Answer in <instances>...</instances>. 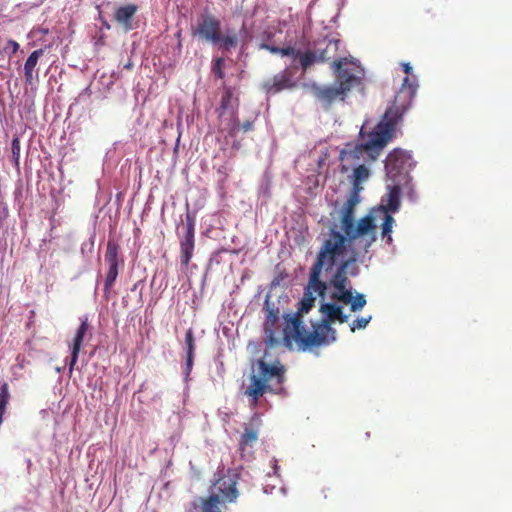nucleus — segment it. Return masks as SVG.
<instances>
[{
    "instance_id": "9b49d317",
    "label": "nucleus",
    "mask_w": 512,
    "mask_h": 512,
    "mask_svg": "<svg viewBox=\"0 0 512 512\" xmlns=\"http://www.w3.org/2000/svg\"><path fill=\"white\" fill-rule=\"evenodd\" d=\"M401 184V180L393 181V184L388 186L386 203H382L378 207L371 209V212L375 216V221L378 219V214H391L399 210ZM382 202H384V199H382Z\"/></svg>"
},
{
    "instance_id": "0eeeda50",
    "label": "nucleus",
    "mask_w": 512,
    "mask_h": 512,
    "mask_svg": "<svg viewBox=\"0 0 512 512\" xmlns=\"http://www.w3.org/2000/svg\"><path fill=\"white\" fill-rule=\"evenodd\" d=\"M411 160L412 157L409 153L401 149H394L388 154L386 159L385 169L387 176L392 181L401 180V182H407Z\"/></svg>"
},
{
    "instance_id": "9d476101",
    "label": "nucleus",
    "mask_w": 512,
    "mask_h": 512,
    "mask_svg": "<svg viewBox=\"0 0 512 512\" xmlns=\"http://www.w3.org/2000/svg\"><path fill=\"white\" fill-rule=\"evenodd\" d=\"M195 248V216L189 211L185 215V235L180 240L181 264L187 266Z\"/></svg>"
},
{
    "instance_id": "e433bc0d",
    "label": "nucleus",
    "mask_w": 512,
    "mask_h": 512,
    "mask_svg": "<svg viewBox=\"0 0 512 512\" xmlns=\"http://www.w3.org/2000/svg\"><path fill=\"white\" fill-rule=\"evenodd\" d=\"M11 150H12V157L15 161V164L19 165V158H20V140L18 137L13 138L12 144H11Z\"/></svg>"
},
{
    "instance_id": "c03bdc74",
    "label": "nucleus",
    "mask_w": 512,
    "mask_h": 512,
    "mask_svg": "<svg viewBox=\"0 0 512 512\" xmlns=\"http://www.w3.org/2000/svg\"><path fill=\"white\" fill-rule=\"evenodd\" d=\"M176 37H177L178 39H180V38H181V31H178V32L176 33ZM178 47H179V48L181 47V40H179V42H178Z\"/></svg>"
},
{
    "instance_id": "b1692460",
    "label": "nucleus",
    "mask_w": 512,
    "mask_h": 512,
    "mask_svg": "<svg viewBox=\"0 0 512 512\" xmlns=\"http://www.w3.org/2000/svg\"><path fill=\"white\" fill-rule=\"evenodd\" d=\"M199 504L193 503L194 508H201V512H221L220 510V499L218 494H210L207 498H199Z\"/></svg>"
},
{
    "instance_id": "c756f323",
    "label": "nucleus",
    "mask_w": 512,
    "mask_h": 512,
    "mask_svg": "<svg viewBox=\"0 0 512 512\" xmlns=\"http://www.w3.org/2000/svg\"><path fill=\"white\" fill-rule=\"evenodd\" d=\"M402 67H403V71L405 72L406 74V77L403 79V82H402V85H401V88L398 90V92L396 93L395 97L398 95V93L405 87H409L411 88V86H413V96L411 97V102L410 104L412 103V100L413 98L415 97L416 95V91H417V88H418V84H417V81L415 79V77H412L410 78L409 77V74L411 73V70H412V67L410 66L409 63H403L402 64Z\"/></svg>"
},
{
    "instance_id": "4468645a",
    "label": "nucleus",
    "mask_w": 512,
    "mask_h": 512,
    "mask_svg": "<svg viewBox=\"0 0 512 512\" xmlns=\"http://www.w3.org/2000/svg\"><path fill=\"white\" fill-rule=\"evenodd\" d=\"M276 34V30L272 28H268L264 30L260 34V43L258 45V48L260 50H267L272 54H280L281 56L285 55H295L297 54V49L293 46L289 45L286 47H278L276 45H273V38Z\"/></svg>"
},
{
    "instance_id": "a18cd8bd",
    "label": "nucleus",
    "mask_w": 512,
    "mask_h": 512,
    "mask_svg": "<svg viewBox=\"0 0 512 512\" xmlns=\"http://www.w3.org/2000/svg\"><path fill=\"white\" fill-rule=\"evenodd\" d=\"M232 147L238 149L239 148V144L233 143Z\"/></svg>"
},
{
    "instance_id": "72a5a7b5",
    "label": "nucleus",
    "mask_w": 512,
    "mask_h": 512,
    "mask_svg": "<svg viewBox=\"0 0 512 512\" xmlns=\"http://www.w3.org/2000/svg\"><path fill=\"white\" fill-rule=\"evenodd\" d=\"M223 67H224V59L223 58L218 57V58L213 60V62H212V73L214 74V76L216 78H218V79H223L224 78Z\"/></svg>"
},
{
    "instance_id": "58836bf2",
    "label": "nucleus",
    "mask_w": 512,
    "mask_h": 512,
    "mask_svg": "<svg viewBox=\"0 0 512 512\" xmlns=\"http://www.w3.org/2000/svg\"><path fill=\"white\" fill-rule=\"evenodd\" d=\"M358 193L359 192H356V191L353 190V193L347 199L345 204L348 205L349 207H352L353 209H355L356 205L359 203Z\"/></svg>"
},
{
    "instance_id": "a211bd4d",
    "label": "nucleus",
    "mask_w": 512,
    "mask_h": 512,
    "mask_svg": "<svg viewBox=\"0 0 512 512\" xmlns=\"http://www.w3.org/2000/svg\"><path fill=\"white\" fill-rule=\"evenodd\" d=\"M137 11L138 6L135 4L120 6L114 12V20L123 28L124 31H131L134 28L133 19Z\"/></svg>"
},
{
    "instance_id": "a19ab883",
    "label": "nucleus",
    "mask_w": 512,
    "mask_h": 512,
    "mask_svg": "<svg viewBox=\"0 0 512 512\" xmlns=\"http://www.w3.org/2000/svg\"><path fill=\"white\" fill-rule=\"evenodd\" d=\"M19 44L18 42H16L15 40H8L7 42V46L5 47V50H8L9 48L11 49V53L12 54H15L18 50H19Z\"/></svg>"
},
{
    "instance_id": "7ed1b4c3",
    "label": "nucleus",
    "mask_w": 512,
    "mask_h": 512,
    "mask_svg": "<svg viewBox=\"0 0 512 512\" xmlns=\"http://www.w3.org/2000/svg\"><path fill=\"white\" fill-rule=\"evenodd\" d=\"M357 243L362 249L360 238H350L345 233L342 234L335 229H330L328 237L323 241L316 260L311 267V286H318L323 289L320 275L322 270L330 271L334 266L347 260L353 248L352 245Z\"/></svg>"
},
{
    "instance_id": "aec40b11",
    "label": "nucleus",
    "mask_w": 512,
    "mask_h": 512,
    "mask_svg": "<svg viewBox=\"0 0 512 512\" xmlns=\"http://www.w3.org/2000/svg\"><path fill=\"white\" fill-rule=\"evenodd\" d=\"M352 169L351 182L353 190L360 192L363 189L362 183L370 177V169L365 164H358L352 167Z\"/></svg>"
},
{
    "instance_id": "4be33fe9",
    "label": "nucleus",
    "mask_w": 512,
    "mask_h": 512,
    "mask_svg": "<svg viewBox=\"0 0 512 512\" xmlns=\"http://www.w3.org/2000/svg\"><path fill=\"white\" fill-rule=\"evenodd\" d=\"M44 54V49L33 51L27 58L24 64V75L27 84H32L34 79V69L37 66L38 60Z\"/></svg>"
},
{
    "instance_id": "bb28decb",
    "label": "nucleus",
    "mask_w": 512,
    "mask_h": 512,
    "mask_svg": "<svg viewBox=\"0 0 512 512\" xmlns=\"http://www.w3.org/2000/svg\"><path fill=\"white\" fill-rule=\"evenodd\" d=\"M297 52V54L289 56L293 58H299L301 68L304 71L309 69L314 63L319 62L318 54L316 51L307 50L305 52H301L300 50H297Z\"/></svg>"
},
{
    "instance_id": "7c9ffc66",
    "label": "nucleus",
    "mask_w": 512,
    "mask_h": 512,
    "mask_svg": "<svg viewBox=\"0 0 512 512\" xmlns=\"http://www.w3.org/2000/svg\"><path fill=\"white\" fill-rule=\"evenodd\" d=\"M117 277H118V268L108 267V271L106 273L105 282H104L105 294H107L110 291V289L114 285Z\"/></svg>"
},
{
    "instance_id": "79ce46f5",
    "label": "nucleus",
    "mask_w": 512,
    "mask_h": 512,
    "mask_svg": "<svg viewBox=\"0 0 512 512\" xmlns=\"http://www.w3.org/2000/svg\"><path fill=\"white\" fill-rule=\"evenodd\" d=\"M124 68L127 70H131L133 68V63L129 61L127 64L124 65Z\"/></svg>"
},
{
    "instance_id": "39448f33",
    "label": "nucleus",
    "mask_w": 512,
    "mask_h": 512,
    "mask_svg": "<svg viewBox=\"0 0 512 512\" xmlns=\"http://www.w3.org/2000/svg\"><path fill=\"white\" fill-rule=\"evenodd\" d=\"M354 213L355 209L344 204L340 218L341 228L343 233L348 235L350 238H360L362 251L367 253L369 248L377 239L375 216L370 211L355 223Z\"/></svg>"
},
{
    "instance_id": "20e7f679",
    "label": "nucleus",
    "mask_w": 512,
    "mask_h": 512,
    "mask_svg": "<svg viewBox=\"0 0 512 512\" xmlns=\"http://www.w3.org/2000/svg\"><path fill=\"white\" fill-rule=\"evenodd\" d=\"M258 375H252L250 385L245 394L252 398L256 405L259 399L266 393L284 394L283 383L285 382V368L279 362L269 364L264 360L258 361Z\"/></svg>"
},
{
    "instance_id": "ea45409f",
    "label": "nucleus",
    "mask_w": 512,
    "mask_h": 512,
    "mask_svg": "<svg viewBox=\"0 0 512 512\" xmlns=\"http://www.w3.org/2000/svg\"><path fill=\"white\" fill-rule=\"evenodd\" d=\"M254 128V121L246 120L241 125L238 123V131L242 130L243 132L252 131Z\"/></svg>"
},
{
    "instance_id": "f8f14e48",
    "label": "nucleus",
    "mask_w": 512,
    "mask_h": 512,
    "mask_svg": "<svg viewBox=\"0 0 512 512\" xmlns=\"http://www.w3.org/2000/svg\"><path fill=\"white\" fill-rule=\"evenodd\" d=\"M219 117H223L227 110H231L230 119L224 128L227 131L228 136L234 138L238 133V117L234 110L233 106V94L231 89H226L221 97L220 107H219Z\"/></svg>"
},
{
    "instance_id": "6ab92c4d",
    "label": "nucleus",
    "mask_w": 512,
    "mask_h": 512,
    "mask_svg": "<svg viewBox=\"0 0 512 512\" xmlns=\"http://www.w3.org/2000/svg\"><path fill=\"white\" fill-rule=\"evenodd\" d=\"M314 95L322 102L331 104L337 99L344 100L347 95L340 86L329 85V86H316L312 87Z\"/></svg>"
},
{
    "instance_id": "2eb2a0df",
    "label": "nucleus",
    "mask_w": 512,
    "mask_h": 512,
    "mask_svg": "<svg viewBox=\"0 0 512 512\" xmlns=\"http://www.w3.org/2000/svg\"><path fill=\"white\" fill-rule=\"evenodd\" d=\"M294 86L295 83L292 80V73L289 71V69L283 70L262 84V88L268 94H276L284 89H291Z\"/></svg>"
},
{
    "instance_id": "412c9836",
    "label": "nucleus",
    "mask_w": 512,
    "mask_h": 512,
    "mask_svg": "<svg viewBox=\"0 0 512 512\" xmlns=\"http://www.w3.org/2000/svg\"><path fill=\"white\" fill-rule=\"evenodd\" d=\"M265 308L267 310L265 333L267 334L271 343H277V339L274 337V327L278 322L279 310L271 308L267 300L265 302Z\"/></svg>"
},
{
    "instance_id": "473e14b6",
    "label": "nucleus",
    "mask_w": 512,
    "mask_h": 512,
    "mask_svg": "<svg viewBox=\"0 0 512 512\" xmlns=\"http://www.w3.org/2000/svg\"><path fill=\"white\" fill-rule=\"evenodd\" d=\"M186 356H195V339L193 330L190 328L185 335Z\"/></svg>"
},
{
    "instance_id": "c85d7f7f",
    "label": "nucleus",
    "mask_w": 512,
    "mask_h": 512,
    "mask_svg": "<svg viewBox=\"0 0 512 512\" xmlns=\"http://www.w3.org/2000/svg\"><path fill=\"white\" fill-rule=\"evenodd\" d=\"M219 40L218 44L219 48H221L223 51H230L231 49H234L238 45V37L235 33H227L225 35H222L220 32L219 34Z\"/></svg>"
},
{
    "instance_id": "f03ea898",
    "label": "nucleus",
    "mask_w": 512,
    "mask_h": 512,
    "mask_svg": "<svg viewBox=\"0 0 512 512\" xmlns=\"http://www.w3.org/2000/svg\"><path fill=\"white\" fill-rule=\"evenodd\" d=\"M323 289L318 286H311V274L300 302L299 311L295 315L285 316V327L283 329V342L286 347L292 348L293 342L299 344L303 349L327 345L336 339V331L331 327L329 321L315 325L313 331L308 332L302 325L301 314L307 313L315 303L314 293L324 297L327 285L322 281Z\"/></svg>"
},
{
    "instance_id": "2f4dec72",
    "label": "nucleus",
    "mask_w": 512,
    "mask_h": 512,
    "mask_svg": "<svg viewBox=\"0 0 512 512\" xmlns=\"http://www.w3.org/2000/svg\"><path fill=\"white\" fill-rule=\"evenodd\" d=\"M331 297L337 301H340L344 304H351L353 300V294L350 289L346 287L342 291H335L332 293Z\"/></svg>"
},
{
    "instance_id": "4c0bfd02",
    "label": "nucleus",
    "mask_w": 512,
    "mask_h": 512,
    "mask_svg": "<svg viewBox=\"0 0 512 512\" xmlns=\"http://www.w3.org/2000/svg\"><path fill=\"white\" fill-rule=\"evenodd\" d=\"M193 363H194V356H186V363H185V368H184L185 381H187L189 378V375L193 368Z\"/></svg>"
},
{
    "instance_id": "cd10ccee",
    "label": "nucleus",
    "mask_w": 512,
    "mask_h": 512,
    "mask_svg": "<svg viewBox=\"0 0 512 512\" xmlns=\"http://www.w3.org/2000/svg\"><path fill=\"white\" fill-rule=\"evenodd\" d=\"M378 218H382L383 222L381 224V236L383 239H387V243H392V228L395 222L393 216L391 214H378Z\"/></svg>"
},
{
    "instance_id": "a878e982",
    "label": "nucleus",
    "mask_w": 512,
    "mask_h": 512,
    "mask_svg": "<svg viewBox=\"0 0 512 512\" xmlns=\"http://www.w3.org/2000/svg\"><path fill=\"white\" fill-rule=\"evenodd\" d=\"M339 45L340 40H328L324 49H318L316 51L319 62H326L333 58L339 49Z\"/></svg>"
},
{
    "instance_id": "ddd939ff",
    "label": "nucleus",
    "mask_w": 512,
    "mask_h": 512,
    "mask_svg": "<svg viewBox=\"0 0 512 512\" xmlns=\"http://www.w3.org/2000/svg\"><path fill=\"white\" fill-rule=\"evenodd\" d=\"M359 257V252L357 250H352L350 256L346 261L337 265L336 271L330 280V284L337 291H342L348 284V269L350 265L354 264Z\"/></svg>"
},
{
    "instance_id": "423d86ee",
    "label": "nucleus",
    "mask_w": 512,
    "mask_h": 512,
    "mask_svg": "<svg viewBox=\"0 0 512 512\" xmlns=\"http://www.w3.org/2000/svg\"><path fill=\"white\" fill-rule=\"evenodd\" d=\"M332 69L337 85L346 94L362 84L364 70L354 60H349L346 57L334 60Z\"/></svg>"
},
{
    "instance_id": "37998d69",
    "label": "nucleus",
    "mask_w": 512,
    "mask_h": 512,
    "mask_svg": "<svg viewBox=\"0 0 512 512\" xmlns=\"http://www.w3.org/2000/svg\"><path fill=\"white\" fill-rule=\"evenodd\" d=\"M278 465H277V461L276 460H273V469H274V474H277V471H278Z\"/></svg>"
},
{
    "instance_id": "f3484780",
    "label": "nucleus",
    "mask_w": 512,
    "mask_h": 512,
    "mask_svg": "<svg viewBox=\"0 0 512 512\" xmlns=\"http://www.w3.org/2000/svg\"><path fill=\"white\" fill-rule=\"evenodd\" d=\"M89 329L88 319L85 317L81 319V323L76 330L75 336L73 338L72 344L70 346L71 349V357L69 362V370L73 371L75 364L78 361V355L84 340L85 335Z\"/></svg>"
},
{
    "instance_id": "f704fd0d",
    "label": "nucleus",
    "mask_w": 512,
    "mask_h": 512,
    "mask_svg": "<svg viewBox=\"0 0 512 512\" xmlns=\"http://www.w3.org/2000/svg\"><path fill=\"white\" fill-rule=\"evenodd\" d=\"M366 305V299L363 294H357L353 297V300L350 304V310L352 312L360 311Z\"/></svg>"
},
{
    "instance_id": "c9c22d12",
    "label": "nucleus",
    "mask_w": 512,
    "mask_h": 512,
    "mask_svg": "<svg viewBox=\"0 0 512 512\" xmlns=\"http://www.w3.org/2000/svg\"><path fill=\"white\" fill-rule=\"evenodd\" d=\"M370 321L371 316L357 318L350 324V329L352 332H355L357 329H364Z\"/></svg>"
},
{
    "instance_id": "393cba45",
    "label": "nucleus",
    "mask_w": 512,
    "mask_h": 512,
    "mask_svg": "<svg viewBox=\"0 0 512 512\" xmlns=\"http://www.w3.org/2000/svg\"><path fill=\"white\" fill-rule=\"evenodd\" d=\"M105 261L108 267H116L118 268L120 263L119 257V245L116 241L109 239L107 242V249L105 253Z\"/></svg>"
},
{
    "instance_id": "dca6fc26",
    "label": "nucleus",
    "mask_w": 512,
    "mask_h": 512,
    "mask_svg": "<svg viewBox=\"0 0 512 512\" xmlns=\"http://www.w3.org/2000/svg\"><path fill=\"white\" fill-rule=\"evenodd\" d=\"M211 494H218L220 503L224 501L233 502L238 497L236 482L231 478L221 477L213 484Z\"/></svg>"
},
{
    "instance_id": "5701e85b",
    "label": "nucleus",
    "mask_w": 512,
    "mask_h": 512,
    "mask_svg": "<svg viewBox=\"0 0 512 512\" xmlns=\"http://www.w3.org/2000/svg\"><path fill=\"white\" fill-rule=\"evenodd\" d=\"M320 311L324 313L330 321L338 320L340 323H345L348 320V315L343 314L342 307L335 303L322 304Z\"/></svg>"
},
{
    "instance_id": "1a4fd4ad",
    "label": "nucleus",
    "mask_w": 512,
    "mask_h": 512,
    "mask_svg": "<svg viewBox=\"0 0 512 512\" xmlns=\"http://www.w3.org/2000/svg\"><path fill=\"white\" fill-rule=\"evenodd\" d=\"M260 426L261 420L257 415H254L244 425L243 433L239 439V451L242 458L251 459L253 457L254 448L258 443Z\"/></svg>"
},
{
    "instance_id": "f257e3e1",
    "label": "nucleus",
    "mask_w": 512,
    "mask_h": 512,
    "mask_svg": "<svg viewBox=\"0 0 512 512\" xmlns=\"http://www.w3.org/2000/svg\"><path fill=\"white\" fill-rule=\"evenodd\" d=\"M413 86H405L394 98L392 105L386 110L384 118L372 131L365 133L362 128L360 136L364 140L351 149L345 148L340 152L341 172L347 173L358 164L373 163L393 137L395 126L404 113L410 108Z\"/></svg>"
},
{
    "instance_id": "6e6552de",
    "label": "nucleus",
    "mask_w": 512,
    "mask_h": 512,
    "mask_svg": "<svg viewBox=\"0 0 512 512\" xmlns=\"http://www.w3.org/2000/svg\"><path fill=\"white\" fill-rule=\"evenodd\" d=\"M191 32L192 36L197 37L199 40L218 44L221 22L212 14H202L196 25L192 27Z\"/></svg>"
}]
</instances>
